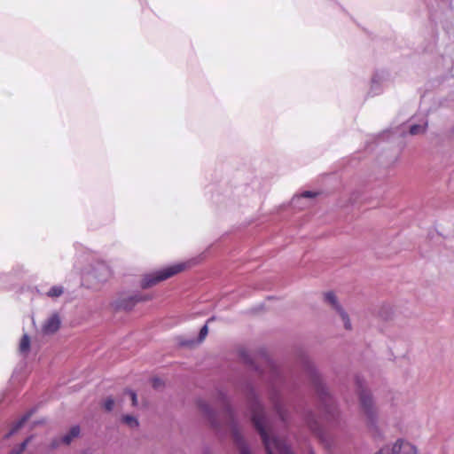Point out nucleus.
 Wrapping results in <instances>:
<instances>
[{"label": "nucleus", "mask_w": 454, "mask_h": 454, "mask_svg": "<svg viewBox=\"0 0 454 454\" xmlns=\"http://www.w3.org/2000/svg\"><path fill=\"white\" fill-rule=\"evenodd\" d=\"M185 263L180 262L166 267L162 270L146 274L141 281V286L143 288H149L158 284L159 282L168 279V278L181 272L185 269Z\"/></svg>", "instance_id": "2"}, {"label": "nucleus", "mask_w": 454, "mask_h": 454, "mask_svg": "<svg viewBox=\"0 0 454 454\" xmlns=\"http://www.w3.org/2000/svg\"><path fill=\"white\" fill-rule=\"evenodd\" d=\"M60 325V319L57 314L48 317L43 325V332L45 334H51L58 331Z\"/></svg>", "instance_id": "7"}, {"label": "nucleus", "mask_w": 454, "mask_h": 454, "mask_svg": "<svg viewBox=\"0 0 454 454\" xmlns=\"http://www.w3.org/2000/svg\"><path fill=\"white\" fill-rule=\"evenodd\" d=\"M110 277L111 270L103 262H95L82 274L83 280L92 286L105 283Z\"/></svg>", "instance_id": "3"}, {"label": "nucleus", "mask_w": 454, "mask_h": 454, "mask_svg": "<svg viewBox=\"0 0 454 454\" xmlns=\"http://www.w3.org/2000/svg\"><path fill=\"white\" fill-rule=\"evenodd\" d=\"M126 394L130 397L131 399V402H132V405L133 406H136L137 403V395L135 392L131 391V390H128L126 392Z\"/></svg>", "instance_id": "19"}, {"label": "nucleus", "mask_w": 454, "mask_h": 454, "mask_svg": "<svg viewBox=\"0 0 454 454\" xmlns=\"http://www.w3.org/2000/svg\"><path fill=\"white\" fill-rule=\"evenodd\" d=\"M276 410H277L278 413L279 414V416L282 418V419H284V415L282 414L281 409L278 404H276Z\"/></svg>", "instance_id": "21"}, {"label": "nucleus", "mask_w": 454, "mask_h": 454, "mask_svg": "<svg viewBox=\"0 0 454 454\" xmlns=\"http://www.w3.org/2000/svg\"><path fill=\"white\" fill-rule=\"evenodd\" d=\"M122 422L130 428H135L138 426L137 419L131 415H125L122 417Z\"/></svg>", "instance_id": "15"}, {"label": "nucleus", "mask_w": 454, "mask_h": 454, "mask_svg": "<svg viewBox=\"0 0 454 454\" xmlns=\"http://www.w3.org/2000/svg\"><path fill=\"white\" fill-rule=\"evenodd\" d=\"M250 410L253 423L262 439L268 454H293L286 442L272 433L259 401L252 400Z\"/></svg>", "instance_id": "1"}, {"label": "nucleus", "mask_w": 454, "mask_h": 454, "mask_svg": "<svg viewBox=\"0 0 454 454\" xmlns=\"http://www.w3.org/2000/svg\"><path fill=\"white\" fill-rule=\"evenodd\" d=\"M325 302L329 305L333 309L338 313L340 319L343 322L344 327L347 330H350L352 328L349 317L347 312L343 309L341 305L340 304L338 298L333 292H327L324 294Z\"/></svg>", "instance_id": "6"}, {"label": "nucleus", "mask_w": 454, "mask_h": 454, "mask_svg": "<svg viewBox=\"0 0 454 454\" xmlns=\"http://www.w3.org/2000/svg\"><path fill=\"white\" fill-rule=\"evenodd\" d=\"M30 349V338L25 333L23 334L20 344H19V352L22 355H27Z\"/></svg>", "instance_id": "12"}, {"label": "nucleus", "mask_w": 454, "mask_h": 454, "mask_svg": "<svg viewBox=\"0 0 454 454\" xmlns=\"http://www.w3.org/2000/svg\"><path fill=\"white\" fill-rule=\"evenodd\" d=\"M427 128V121L423 120L420 121L419 123L411 124L410 126V134L411 135H420L425 133Z\"/></svg>", "instance_id": "11"}, {"label": "nucleus", "mask_w": 454, "mask_h": 454, "mask_svg": "<svg viewBox=\"0 0 454 454\" xmlns=\"http://www.w3.org/2000/svg\"><path fill=\"white\" fill-rule=\"evenodd\" d=\"M356 383L358 386L361 411L370 422H374L377 418L378 410L374 403L373 398L370 391L363 387L359 380H357Z\"/></svg>", "instance_id": "5"}, {"label": "nucleus", "mask_w": 454, "mask_h": 454, "mask_svg": "<svg viewBox=\"0 0 454 454\" xmlns=\"http://www.w3.org/2000/svg\"><path fill=\"white\" fill-rule=\"evenodd\" d=\"M114 400L111 397H108L106 399L104 403V408L107 411H111L114 409Z\"/></svg>", "instance_id": "18"}, {"label": "nucleus", "mask_w": 454, "mask_h": 454, "mask_svg": "<svg viewBox=\"0 0 454 454\" xmlns=\"http://www.w3.org/2000/svg\"><path fill=\"white\" fill-rule=\"evenodd\" d=\"M207 333H208V328H207V325H205L200 329V341H201V340H203L205 339V337L207 335Z\"/></svg>", "instance_id": "20"}, {"label": "nucleus", "mask_w": 454, "mask_h": 454, "mask_svg": "<svg viewBox=\"0 0 454 454\" xmlns=\"http://www.w3.org/2000/svg\"><path fill=\"white\" fill-rule=\"evenodd\" d=\"M64 293V288L61 286H54L47 292V296L51 298H58Z\"/></svg>", "instance_id": "14"}, {"label": "nucleus", "mask_w": 454, "mask_h": 454, "mask_svg": "<svg viewBox=\"0 0 454 454\" xmlns=\"http://www.w3.org/2000/svg\"><path fill=\"white\" fill-rule=\"evenodd\" d=\"M316 195H317L316 192H310V191H307V192H302L300 195H297V196L294 197L293 200H292V203L294 206H299L300 205V201L302 199H313V198L316 197Z\"/></svg>", "instance_id": "13"}, {"label": "nucleus", "mask_w": 454, "mask_h": 454, "mask_svg": "<svg viewBox=\"0 0 454 454\" xmlns=\"http://www.w3.org/2000/svg\"><path fill=\"white\" fill-rule=\"evenodd\" d=\"M373 454H418V449L411 442L398 438L384 444Z\"/></svg>", "instance_id": "4"}, {"label": "nucleus", "mask_w": 454, "mask_h": 454, "mask_svg": "<svg viewBox=\"0 0 454 454\" xmlns=\"http://www.w3.org/2000/svg\"><path fill=\"white\" fill-rule=\"evenodd\" d=\"M150 299L149 297H144L141 295H134L129 297L128 300L123 299L116 304L117 308L123 309H130L137 302Z\"/></svg>", "instance_id": "9"}, {"label": "nucleus", "mask_w": 454, "mask_h": 454, "mask_svg": "<svg viewBox=\"0 0 454 454\" xmlns=\"http://www.w3.org/2000/svg\"><path fill=\"white\" fill-rule=\"evenodd\" d=\"M29 415L24 416L20 421L16 423V425L12 428V430L6 434V437H10L12 434H15L27 421Z\"/></svg>", "instance_id": "16"}, {"label": "nucleus", "mask_w": 454, "mask_h": 454, "mask_svg": "<svg viewBox=\"0 0 454 454\" xmlns=\"http://www.w3.org/2000/svg\"><path fill=\"white\" fill-rule=\"evenodd\" d=\"M202 408L204 409V411H205L206 412H207V411H209V408H208V406H207V404H204V405L202 406Z\"/></svg>", "instance_id": "23"}, {"label": "nucleus", "mask_w": 454, "mask_h": 454, "mask_svg": "<svg viewBox=\"0 0 454 454\" xmlns=\"http://www.w3.org/2000/svg\"><path fill=\"white\" fill-rule=\"evenodd\" d=\"M160 385V381L158 379L153 380V387H158Z\"/></svg>", "instance_id": "22"}, {"label": "nucleus", "mask_w": 454, "mask_h": 454, "mask_svg": "<svg viewBox=\"0 0 454 454\" xmlns=\"http://www.w3.org/2000/svg\"><path fill=\"white\" fill-rule=\"evenodd\" d=\"M231 431L239 454H250L248 449L247 448L242 439L240 433L239 432V429L233 423L231 425Z\"/></svg>", "instance_id": "8"}, {"label": "nucleus", "mask_w": 454, "mask_h": 454, "mask_svg": "<svg viewBox=\"0 0 454 454\" xmlns=\"http://www.w3.org/2000/svg\"><path fill=\"white\" fill-rule=\"evenodd\" d=\"M80 434V428L78 426H74L71 427L68 433L63 435L60 439L61 442L65 444H69L74 438H76Z\"/></svg>", "instance_id": "10"}, {"label": "nucleus", "mask_w": 454, "mask_h": 454, "mask_svg": "<svg viewBox=\"0 0 454 454\" xmlns=\"http://www.w3.org/2000/svg\"><path fill=\"white\" fill-rule=\"evenodd\" d=\"M309 427L311 428V430L316 431V428L311 424H309Z\"/></svg>", "instance_id": "24"}, {"label": "nucleus", "mask_w": 454, "mask_h": 454, "mask_svg": "<svg viewBox=\"0 0 454 454\" xmlns=\"http://www.w3.org/2000/svg\"><path fill=\"white\" fill-rule=\"evenodd\" d=\"M452 132H453V135H454V127H453V130H452Z\"/></svg>", "instance_id": "25"}, {"label": "nucleus", "mask_w": 454, "mask_h": 454, "mask_svg": "<svg viewBox=\"0 0 454 454\" xmlns=\"http://www.w3.org/2000/svg\"><path fill=\"white\" fill-rule=\"evenodd\" d=\"M30 438L25 440L17 449L12 450L10 454H20L27 447Z\"/></svg>", "instance_id": "17"}]
</instances>
